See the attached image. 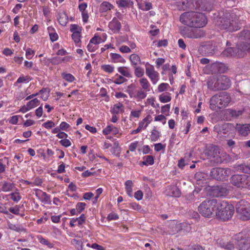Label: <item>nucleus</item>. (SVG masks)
<instances>
[{
	"label": "nucleus",
	"instance_id": "obj_40",
	"mask_svg": "<svg viewBox=\"0 0 250 250\" xmlns=\"http://www.w3.org/2000/svg\"><path fill=\"white\" fill-rule=\"evenodd\" d=\"M62 78L66 81L72 82L75 80V77L71 74L63 73L62 74Z\"/></svg>",
	"mask_w": 250,
	"mask_h": 250
},
{
	"label": "nucleus",
	"instance_id": "obj_17",
	"mask_svg": "<svg viewBox=\"0 0 250 250\" xmlns=\"http://www.w3.org/2000/svg\"><path fill=\"white\" fill-rule=\"evenodd\" d=\"M108 27L114 33H118L121 28V24L117 18H114L109 22Z\"/></svg>",
	"mask_w": 250,
	"mask_h": 250
},
{
	"label": "nucleus",
	"instance_id": "obj_30",
	"mask_svg": "<svg viewBox=\"0 0 250 250\" xmlns=\"http://www.w3.org/2000/svg\"><path fill=\"white\" fill-rule=\"evenodd\" d=\"M160 136V132L154 127L151 131L150 135L151 140L153 142L156 141Z\"/></svg>",
	"mask_w": 250,
	"mask_h": 250
},
{
	"label": "nucleus",
	"instance_id": "obj_35",
	"mask_svg": "<svg viewBox=\"0 0 250 250\" xmlns=\"http://www.w3.org/2000/svg\"><path fill=\"white\" fill-rule=\"evenodd\" d=\"M147 95V94L142 89L138 90L137 94L134 97L137 99L142 100L145 99Z\"/></svg>",
	"mask_w": 250,
	"mask_h": 250
},
{
	"label": "nucleus",
	"instance_id": "obj_32",
	"mask_svg": "<svg viewBox=\"0 0 250 250\" xmlns=\"http://www.w3.org/2000/svg\"><path fill=\"white\" fill-rule=\"evenodd\" d=\"M139 8L143 10L147 11L151 9L152 4L150 2L144 1L141 4H139Z\"/></svg>",
	"mask_w": 250,
	"mask_h": 250
},
{
	"label": "nucleus",
	"instance_id": "obj_63",
	"mask_svg": "<svg viewBox=\"0 0 250 250\" xmlns=\"http://www.w3.org/2000/svg\"><path fill=\"white\" fill-rule=\"evenodd\" d=\"M69 127L70 125L65 122H62L60 125L61 129L63 130H66Z\"/></svg>",
	"mask_w": 250,
	"mask_h": 250
},
{
	"label": "nucleus",
	"instance_id": "obj_4",
	"mask_svg": "<svg viewBox=\"0 0 250 250\" xmlns=\"http://www.w3.org/2000/svg\"><path fill=\"white\" fill-rule=\"evenodd\" d=\"M215 215L220 219L227 221L231 218L234 213L233 206L226 201H217Z\"/></svg>",
	"mask_w": 250,
	"mask_h": 250
},
{
	"label": "nucleus",
	"instance_id": "obj_34",
	"mask_svg": "<svg viewBox=\"0 0 250 250\" xmlns=\"http://www.w3.org/2000/svg\"><path fill=\"white\" fill-rule=\"evenodd\" d=\"M31 79L29 76H24L23 75H22L18 79L15 84L17 85V83L29 82L30 81H31Z\"/></svg>",
	"mask_w": 250,
	"mask_h": 250
},
{
	"label": "nucleus",
	"instance_id": "obj_55",
	"mask_svg": "<svg viewBox=\"0 0 250 250\" xmlns=\"http://www.w3.org/2000/svg\"><path fill=\"white\" fill-rule=\"evenodd\" d=\"M85 219L86 217L84 214H81L79 217L76 218V221H77L78 222V224L79 225H81L83 224L84 222H85Z\"/></svg>",
	"mask_w": 250,
	"mask_h": 250
},
{
	"label": "nucleus",
	"instance_id": "obj_23",
	"mask_svg": "<svg viewBox=\"0 0 250 250\" xmlns=\"http://www.w3.org/2000/svg\"><path fill=\"white\" fill-rule=\"evenodd\" d=\"M112 61L114 62H125V60L120 55L117 53H111L110 54Z\"/></svg>",
	"mask_w": 250,
	"mask_h": 250
},
{
	"label": "nucleus",
	"instance_id": "obj_49",
	"mask_svg": "<svg viewBox=\"0 0 250 250\" xmlns=\"http://www.w3.org/2000/svg\"><path fill=\"white\" fill-rule=\"evenodd\" d=\"M9 211L15 215L20 214V207L18 205L15 206L14 207H11L9 208Z\"/></svg>",
	"mask_w": 250,
	"mask_h": 250
},
{
	"label": "nucleus",
	"instance_id": "obj_50",
	"mask_svg": "<svg viewBox=\"0 0 250 250\" xmlns=\"http://www.w3.org/2000/svg\"><path fill=\"white\" fill-rule=\"evenodd\" d=\"M144 159H145L146 163L148 165H152L154 164V158L153 156L150 155H147L145 156L143 158Z\"/></svg>",
	"mask_w": 250,
	"mask_h": 250
},
{
	"label": "nucleus",
	"instance_id": "obj_52",
	"mask_svg": "<svg viewBox=\"0 0 250 250\" xmlns=\"http://www.w3.org/2000/svg\"><path fill=\"white\" fill-rule=\"evenodd\" d=\"M168 87H169L168 83H162L159 85L158 89L159 92H163L167 90Z\"/></svg>",
	"mask_w": 250,
	"mask_h": 250
},
{
	"label": "nucleus",
	"instance_id": "obj_13",
	"mask_svg": "<svg viewBox=\"0 0 250 250\" xmlns=\"http://www.w3.org/2000/svg\"><path fill=\"white\" fill-rule=\"evenodd\" d=\"M218 81L219 90H226L230 87L231 81L230 79L225 75L217 76Z\"/></svg>",
	"mask_w": 250,
	"mask_h": 250
},
{
	"label": "nucleus",
	"instance_id": "obj_58",
	"mask_svg": "<svg viewBox=\"0 0 250 250\" xmlns=\"http://www.w3.org/2000/svg\"><path fill=\"white\" fill-rule=\"evenodd\" d=\"M40 242L41 243L47 245L49 248L52 247V244L50 243L47 239L43 238H41L40 239Z\"/></svg>",
	"mask_w": 250,
	"mask_h": 250
},
{
	"label": "nucleus",
	"instance_id": "obj_1",
	"mask_svg": "<svg viewBox=\"0 0 250 250\" xmlns=\"http://www.w3.org/2000/svg\"><path fill=\"white\" fill-rule=\"evenodd\" d=\"M180 21L184 25L191 27H203L207 23L205 16L201 13L194 11L186 12L180 17Z\"/></svg>",
	"mask_w": 250,
	"mask_h": 250
},
{
	"label": "nucleus",
	"instance_id": "obj_26",
	"mask_svg": "<svg viewBox=\"0 0 250 250\" xmlns=\"http://www.w3.org/2000/svg\"><path fill=\"white\" fill-rule=\"evenodd\" d=\"M113 6L108 2L104 1L100 5V11L101 12H105L108 10H110Z\"/></svg>",
	"mask_w": 250,
	"mask_h": 250
},
{
	"label": "nucleus",
	"instance_id": "obj_56",
	"mask_svg": "<svg viewBox=\"0 0 250 250\" xmlns=\"http://www.w3.org/2000/svg\"><path fill=\"white\" fill-rule=\"evenodd\" d=\"M60 143L65 147H68L71 145L70 141L68 139H62L60 141Z\"/></svg>",
	"mask_w": 250,
	"mask_h": 250
},
{
	"label": "nucleus",
	"instance_id": "obj_24",
	"mask_svg": "<svg viewBox=\"0 0 250 250\" xmlns=\"http://www.w3.org/2000/svg\"><path fill=\"white\" fill-rule=\"evenodd\" d=\"M139 82L143 89L146 90V91H150V84L146 78H142L139 80Z\"/></svg>",
	"mask_w": 250,
	"mask_h": 250
},
{
	"label": "nucleus",
	"instance_id": "obj_31",
	"mask_svg": "<svg viewBox=\"0 0 250 250\" xmlns=\"http://www.w3.org/2000/svg\"><path fill=\"white\" fill-rule=\"evenodd\" d=\"M40 104V101L37 98H35L32 100L30 101L29 102L27 103V105L28 106L29 109L30 110Z\"/></svg>",
	"mask_w": 250,
	"mask_h": 250
},
{
	"label": "nucleus",
	"instance_id": "obj_14",
	"mask_svg": "<svg viewBox=\"0 0 250 250\" xmlns=\"http://www.w3.org/2000/svg\"><path fill=\"white\" fill-rule=\"evenodd\" d=\"M209 70L213 73H223L225 72L226 67L223 63L216 62L209 65Z\"/></svg>",
	"mask_w": 250,
	"mask_h": 250
},
{
	"label": "nucleus",
	"instance_id": "obj_44",
	"mask_svg": "<svg viewBox=\"0 0 250 250\" xmlns=\"http://www.w3.org/2000/svg\"><path fill=\"white\" fill-rule=\"evenodd\" d=\"M159 100L163 103H167L171 101V98L169 95L162 94L159 96Z\"/></svg>",
	"mask_w": 250,
	"mask_h": 250
},
{
	"label": "nucleus",
	"instance_id": "obj_45",
	"mask_svg": "<svg viewBox=\"0 0 250 250\" xmlns=\"http://www.w3.org/2000/svg\"><path fill=\"white\" fill-rule=\"evenodd\" d=\"M81 33H74L72 34V38L74 41L75 43H78L80 42L81 40Z\"/></svg>",
	"mask_w": 250,
	"mask_h": 250
},
{
	"label": "nucleus",
	"instance_id": "obj_57",
	"mask_svg": "<svg viewBox=\"0 0 250 250\" xmlns=\"http://www.w3.org/2000/svg\"><path fill=\"white\" fill-rule=\"evenodd\" d=\"M143 192L140 190L137 191L134 194V197L137 200H141L143 198Z\"/></svg>",
	"mask_w": 250,
	"mask_h": 250
},
{
	"label": "nucleus",
	"instance_id": "obj_10",
	"mask_svg": "<svg viewBox=\"0 0 250 250\" xmlns=\"http://www.w3.org/2000/svg\"><path fill=\"white\" fill-rule=\"evenodd\" d=\"M230 173L229 168L221 167L212 168L210 171V176L217 180L224 181L227 178Z\"/></svg>",
	"mask_w": 250,
	"mask_h": 250
},
{
	"label": "nucleus",
	"instance_id": "obj_53",
	"mask_svg": "<svg viewBox=\"0 0 250 250\" xmlns=\"http://www.w3.org/2000/svg\"><path fill=\"white\" fill-rule=\"evenodd\" d=\"M42 125L46 128L50 129L52 127L55 126V123L51 121H48L46 122L43 123Z\"/></svg>",
	"mask_w": 250,
	"mask_h": 250
},
{
	"label": "nucleus",
	"instance_id": "obj_28",
	"mask_svg": "<svg viewBox=\"0 0 250 250\" xmlns=\"http://www.w3.org/2000/svg\"><path fill=\"white\" fill-rule=\"evenodd\" d=\"M118 71L123 76L127 78H131L132 75L128 70L127 68L125 67H120L118 68Z\"/></svg>",
	"mask_w": 250,
	"mask_h": 250
},
{
	"label": "nucleus",
	"instance_id": "obj_36",
	"mask_svg": "<svg viewBox=\"0 0 250 250\" xmlns=\"http://www.w3.org/2000/svg\"><path fill=\"white\" fill-rule=\"evenodd\" d=\"M41 201L42 202L44 203H50V197L49 195L47 194L45 192H42V194L41 195Z\"/></svg>",
	"mask_w": 250,
	"mask_h": 250
},
{
	"label": "nucleus",
	"instance_id": "obj_19",
	"mask_svg": "<svg viewBox=\"0 0 250 250\" xmlns=\"http://www.w3.org/2000/svg\"><path fill=\"white\" fill-rule=\"evenodd\" d=\"M237 129L240 134L246 136L250 133V124L239 125Z\"/></svg>",
	"mask_w": 250,
	"mask_h": 250
},
{
	"label": "nucleus",
	"instance_id": "obj_37",
	"mask_svg": "<svg viewBox=\"0 0 250 250\" xmlns=\"http://www.w3.org/2000/svg\"><path fill=\"white\" fill-rule=\"evenodd\" d=\"M134 74L138 78L142 77L144 74V69L141 67H136L134 71Z\"/></svg>",
	"mask_w": 250,
	"mask_h": 250
},
{
	"label": "nucleus",
	"instance_id": "obj_15",
	"mask_svg": "<svg viewBox=\"0 0 250 250\" xmlns=\"http://www.w3.org/2000/svg\"><path fill=\"white\" fill-rule=\"evenodd\" d=\"M207 84L209 90L214 91L219 90L217 76L210 77L208 80Z\"/></svg>",
	"mask_w": 250,
	"mask_h": 250
},
{
	"label": "nucleus",
	"instance_id": "obj_29",
	"mask_svg": "<svg viewBox=\"0 0 250 250\" xmlns=\"http://www.w3.org/2000/svg\"><path fill=\"white\" fill-rule=\"evenodd\" d=\"M132 185L133 183L131 180H127L125 183L126 191L129 196H132Z\"/></svg>",
	"mask_w": 250,
	"mask_h": 250
},
{
	"label": "nucleus",
	"instance_id": "obj_20",
	"mask_svg": "<svg viewBox=\"0 0 250 250\" xmlns=\"http://www.w3.org/2000/svg\"><path fill=\"white\" fill-rule=\"evenodd\" d=\"M0 184L1 186L0 191L3 192L11 191L15 188L14 184L5 181L1 182Z\"/></svg>",
	"mask_w": 250,
	"mask_h": 250
},
{
	"label": "nucleus",
	"instance_id": "obj_11",
	"mask_svg": "<svg viewBox=\"0 0 250 250\" xmlns=\"http://www.w3.org/2000/svg\"><path fill=\"white\" fill-rule=\"evenodd\" d=\"M192 3L195 9L201 10L210 11L213 7V0H193Z\"/></svg>",
	"mask_w": 250,
	"mask_h": 250
},
{
	"label": "nucleus",
	"instance_id": "obj_51",
	"mask_svg": "<svg viewBox=\"0 0 250 250\" xmlns=\"http://www.w3.org/2000/svg\"><path fill=\"white\" fill-rule=\"evenodd\" d=\"M135 88V86L131 84L128 85L126 90V92L128 93L130 97H132L133 96V90Z\"/></svg>",
	"mask_w": 250,
	"mask_h": 250
},
{
	"label": "nucleus",
	"instance_id": "obj_27",
	"mask_svg": "<svg viewBox=\"0 0 250 250\" xmlns=\"http://www.w3.org/2000/svg\"><path fill=\"white\" fill-rule=\"evenodd\" d=\"M129 60L133 65H137L141 62L140 57L136 54H131L129 57Z\"/></svg>",
	"mask_w": 250,
	"mask_h": 250
},
{
	"label": "nucleus",
	"instance_id": "obj_47",
	"mask_svg": "<svg viewBox=\"0 0 250 250\" xmlns=\"http://www.w3.org/2000/svg\"><path fill=\"white\" fill-rule=\"evenodd\" d=\"M50 62L54 64L57 65L62 63V58L60 57H55L50 60Z\"/></svg>",
	"mask_w": 250,
	"mask_h": 250
},
{
	"label": "nucleus",
	"instance_id": "obj_5",
	"mask_svg": "<svg viewBox=\"0 0 250 250\" xmlns=\"http://www.w3.org/2000/svg\"><path fill=\"white\" fill-rule=\"evenodd\" d=\"M217 200L207 199L198 207L199 213L205 217L210 218L215 215Z\"/></svg>",
	"mask_w": 250,
	"mask_h": 250
},
{
	"label": "nucleus",
	"instance_id": "obj_41",
	"mask_svg": "<svg viewBox=\"0 0 250 250\" xmlns=\"http://www.w3.org/2000/svg\"><path fill=\"white\" fill-rule=\"evenodd\" d=\"M70 31L71 32H72L73 33H76V32L81 33V32L82 31V28L81 27H80L77 24H71L70 25Z\"/></svg>",
	"mask_w": 250,
	"mask_h": 250
},
{
	"label": "nucleus",
	"instance_id": "obj_39",
	"mask_svg": "<svg viewBox=\"0 0 250 250\" xmlns=\"http://www.w3.org/2000/svg\"><path fill=\"white\" fill-rule=\"evenodd\" d=\"M220 245L222 247L229 250L233 249L234 248V244L231 242H223V243H220Z\"/></svg>",
	"mask_w": 250,
	"mask_h": 250
},
{
	"label": "nucleus",
	"instance_id": "obj_64",
	"mask_svg": "<svg viewBox=\"0 0 250 250\" xmlns=\"http://www.w3.org/2000/svg\"><path fill=\"white\" fill-rule=\"evenodd\" d=\"M118 5L120 7H125L128 6V2L126 0H120L118 2Z\"/></svg>",
	"mask_w": 250,
	"mask_h": 250
},
{
	"label": "nucleus",
	"instance_id": "obj_16",
	"mask_svg": "<svg viewBox=\"0 0 250 250\" xmlns=\"http://www.w3.org/2000/svg\"><path fill=\"white\" fill-rule=\"evenodd\" d=\"M212 192L213 195L216 197L225 196L228 193V190L221 186H216L212 188Z\"/></svg>",
	"mask_w": 250,
	"mask_h": 250
},
{
	"label": "nucleus",
	"instance_id": "obj_42",
	"mask_svg": "<svg viewBox=\"0 0 250 250\" xmlns=\"http://www.w3.org/2000/svg\"><path fill=\"white\" fill-rule=\"evenodd\" d=\"M10 196H11V199L16 202H18L21 199V197L18 192H12L10 194Z\"/></svg>",
	"mask_w": 250,
	"mask_h": 250
},
{
	"label": "nucleus",
	"instance_id": "obj_62",
	"mask_svg": "<svg viewBox=\"0 0 250 250\" xmlns=\"http://www.w3.org/2000/svg\"><path fill=\"white\" fill-rule=\"evenodd\" d=\"M113 130V127L111 125H108L105 128L103 131V133L104 135H108Z\"/></svg>",
	"mask_w": 250,
	"mask_h": 250
},
{
	"label": "nucleus",
	"instance_id": "obj_60",
	"mask_svg": "<svg viewBox=\"0 0 250 250\" xmlns=\"http://www.w3.org/2000/svg\"><path fill=\"white\" fill-rule=\"evenodd\" d=\"M170 105L169 104H166L162 107L161 112L162 113L165 114L168 113L169 111Z\"/></svg>",
	"mask_w": 250,
	"mask_h": 250
},
{
	"label": "nucleus",
	"instance_id": "obj_22",
	"mask_svg": "<svg viewBox=\"0 0 250 250\" xmlns=\"http://www.w3.org/2000/svg\"><path fill=\"white\" fill-rule=\"evenodd\" d=\"M124 111L123 104L121 103L115 104L111 110V113L114 114H118L120 112L123 113Z\"/></svg>",
	"mask_w": 250,
	"mask_h": 250
},
{
	"label": "nucleus",
	"instance_id": "obj_38",
	"mask_svg": "<svg viewBox=\"0 0 250 250\" xmlns=\"http://www.w3.org/2000/svg\"><path fill=\"white\" fill-rule=\"evenodd\" d=\"M102 69L108 73H112L114 69V67L109 64L102 65L101 66Z\"/></svg>",
	"mask_w": 250,
	"mask_h": 250
},
{
	"label": "nucleus",
	"instance_id": "obj_48",
	"mask_svg": "<svg viewBox=\"0 0 250 250\" xmlns=\"http://www.w3.org/2000/svg\"><path fill=\"white\" fill-rule=\"evenodd\" d=\"M101 40L102 39L100 36H94L90 40L89 43L96 45L101 42Z\"/></svg>",
	"mask_w": 250,
	"mask_h": 250
},
{
	"label": "nucleus",
	"instance_id": "obj_54",
	"mask_svg": "<svg viewBox=\"0 0 250 250\" xmlns=\"http://www.w3.org/2000/svg\"><path fill=\"white\" fill-rule=\"evenodd\" d=\"M126 81H127V80L124 77L119 76L114 80V83L116 84H120L125 82Z\"/></svg>",
	"mask_w": 250,
	"mask_h": 250
},
{
	"label": "nucleus",
	"instance_id": "obj_9",
	"mask_svg": "<svg viewBox=\"0 0 250 250\" xmlns=\"http://www.w3.org/2000/svg\"><path fill=\"white\" fill-rule=\"evenodd\" d=\"M181 34L185 38L197 39L205 36V32L203 30L198 28H191L188 27H184L181 29Z\"/></svg>",
	"mask_w": 250,
	"mask_h": 250
},
{
	"label": "nucleus",
	"instance_id": "obj_43",
	"mask_svg": "<svg viewBox=\"0 0 250 250\" xmlns=\"http://www.w3.org/2000/svg\"><path fill=\"white\" fill-rule=\"evenodd\" d=\"M85 206L86 204L84 203H78L76 206V209L78 211V213H80L81 212H82L84 209Z\"/></svg>",
	"mask_w": 250,
	"mask_h": 250
},
{
	"label": "nucleus",
	"instance_id": "obj_6",
	"mask_svg": "<svg viewBox=\"0 0 250 250\" xmlns=\"http://www.w3.org/2000/svg\"><path fill=\"white\" fill-rule=\"evenodd\" d=\"M231 101L229 95L223 92L213 96L210 99V106L211 108H222L228 105Z\"/></svg>",
	"mask_w": 250,
	"mask_h": 250
},
{
	"label": "nucleus",
	"instance_id": "obj_25",
	"mask_svg": "<svg viewBox=\"0 0 250 250\" xmlns=\"http://www.w3.org/2000/svg\"><path fill=\"white\" fill-rule=\"evenodd\" d=\"M47 30L49 33L51 41L52 42L57 41L58 39V35L56 32H54V28H53L51 26H49L48 27Z\"/></svg>",
	"mask_w": 250,
	"mask_h": 250
},
{
	"label": "nucleus",
	"instance_id": "obj_8",
	"mask_svg": "<svg viewBox=\"0 0 250 250\" xmlns=\"http://www.w3.org/2000/svg\"><path fill=\"white\" fill-rule=\"evenodd\" d=\"M236 211L239 217L247 220L250 219V204L244 200H241L236 205Z\"/></svg>",
	"mask_w": 250,
	"mask_h": 250
},
{
	"label": "nucleus",
	"instance_id": "obj_21",
	"mask_svg": "<svg viewBox=\"0 0 250 250\" xmlns=\"http://www.w3.org/2000/svg\"><path fill=\"white\" fill-rule=\"evenodd\" d=\"M57 17L58 21L61 25L62 26H65L66 25L68 22V16L65 12L58 13Z\"/></svg>",
	"mask_w": 250,
	"mask_h": 250
},
{
	"label": "nucleus",
	"instance_id": "obj_3",
	"mask_svg": "<svg viewBox=\"0 0 250 250\" xmlns=\"http://www.w3.org/2000/svg\"><path fill=\"white\" fill-rule=\"evenodd\" d=\"M238 170L244 173L250 174V164H242L235 167ZM231 183L238 188H249L250 187V175L235 174L230 179Z\"/></svg>",
	"mask_w": 250,
	"mask_h": 250
},
{
	"label": "nucleus",
	"instance_id": "obj_46",
	"mask_svg": "<svg viewBox=\"0 0 250 250\" xmlns=\"http://www.w3.org/2000/svg\"><path fill=\"white\" fill-rule=\"evenodd\" d=\"M243 113V111L242 110H229V114L233 117L237 118L239 116L241 115Z\"/></svg>",
	"mask_w": 250,
	"mask_h": 250
},
{
	"label": "nucleus",
	"instance_id": "obj_61",
	"mask_svg": "<svg viewBox=\"0 0 250 250\" xmlns=\"http://www.w3.org/2000/svg\"><path fill=\"white\" fill-rule=\"evenodd\" d=\"M119 218L118 214L115 213H111L108 214L107 219L108 220H115Z\"/></svg>",
	"mask_w": 250,
	"mask_h": 250
},
{
	"label": "nucleus",
	"instance_id": "obj_33",
	"mask_svg": "<svg viewBox=\"0 0 250 250\" xmlns=\"http://www.w3.org/2000/svg\"><path fill=\"white\" fill-rule=\"evenodd\" d=\"M114 147H112L111 152L112 153L116 155L117 157H120V148L119 147V144L117 142H115L114 143Z\"/></svg>",
	"mask_w": 250,
	"mask_h": 250
},
{
	"label": "nucleus",
	"instance_id": "obj_2",
	"mask_svg": "<svg viewBox=\"0 0 250 250\" xmlns=\"http://www.w3.org/2000/svg\"><path fill=\"white\" fill-rule=\"evenodd\" d=\"M217 25L221 30L233 32L240 28L238 17L232 13L225 12L217 21Z\"/></svg>",
	"mask_w": 250,
	"mask_h": 250
},
{
	"label": "nucleus",
	"instance_id": "obj_12",
	"mask_svg": "<svg viewBox=\"0 0 250 250\" xmlns=\"http://www.w3.org/2000/svg\"><path fill=\"white\" fill-rule=\"evenodd\" d=\"M146 73L152 83L153 84H156L159 80V74L157 71L155 70L153 66L149 65L148 66H146Z\"/></svg>",
	"mask_w": 250,
	"mask_h": 250
},
{
	"label": "nucleus",
	"instance_id": "obj_59",
	"mask_svg": "<svg viewBox=\"0 0 250 250\" xmlns=\"http://www.w3.org/2000/svg\"><path fill=\"white\" fill-rule=\"evenodd\" d=\"M119 50L122 53H129L131 52L130 48L126 45H123L121 46Z\"/></svg>",
	"mask_w": 250,
	"mask_h": 250
},
{
	"label": "nucleus",
	"instance_id": "obj_7",
	"mask_svg": "<svg viewBox=\"0 0 250 250\" xmlns=\"http://www.w3.org/2000/svg\"><path fill=\"white\" fill-rule=\"evenodd\" d=\"M236 247L240 250H248L250 248V234L242 231L233 237Z\"/></svg>",
	"mask_w": 250,
	"mask_h": 250
},
{
	"label": "nucleus",
	"instance_id": "obj_18",
	"mask_svg": "<svg viewBox=\"0 0 250 250\" xmlns=\"http://www.w3.org/2000/svg\"><path fill=\"white\" fill-rule=\"evenodd\" d=\"M239 51L238 48H234L232 47H228L224 50L221 53V55L223 57H236L237 56V53Z\"/></svg>",
	"mask_w": 250,
	"mask_h": 250
}]
</instances>
